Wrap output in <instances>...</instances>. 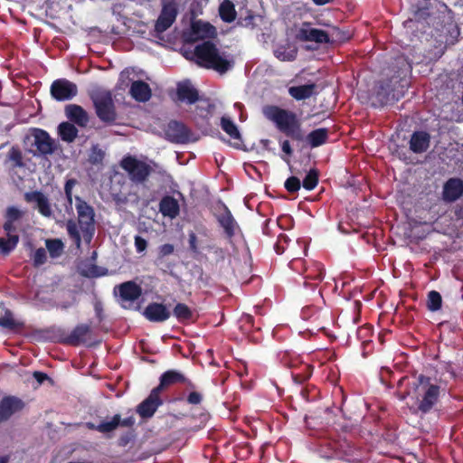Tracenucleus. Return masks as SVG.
<instances>
[{
  "mask_svg": "<svg viewBox=\"0 0 463 463\" xmlns=\"http://www.w3.org/2000/svg\"><path fill=\"white\" fill-rule=\"evenodd\" d=\"M263 113L281 133L293 141H306L310 147L314 148L326 144L328 140L329 131L324 128L312 130L305 137L300 119L291 110L270 105L264 108Z\"/></svg>",
  "mask_w": 463,
  "mask_h": 463,
  "instance_id": "f257e3e1",
  "label": "nucleus"
},
{
  "mask_svg": "<svg viewBox=\"0 0 463 463\" xmlns=\"http://www.w3.org/2000/svg\"><path fill=\"white\" fill-rule=\"evenodd\" d=\"M411 389L412 399L415 400L414 404L410 406L412 414L430 412L439 402L441 391L444 390L436 379L424 374L415 377L411 383Z\"/></svg>",
  "mask_w": 463,
  "mask_h": 463,
  "instance_id": "f03ea898",
  "label": "nucleus"
},
{
  "mask_svg": "<svg viewBox=\"0 0 463 463\" xmlns=\"http://www.w3.org/2000/svg\"><path fill=\"white\" fill-rule=\"evenodd\" d=\"M194 54L199 66L213 70L220 74L226 73L233 65L234 61L230 54L221 52L211 41H204L194 47Z\"/></svg>",
  "mask_w": 463,
  "mask_h": 463,
  "instance_id": "7ed1b4c3",
  "label": "nucleus"
},
{
  "mask_svg": "<svg viewBox=\"0 0 463 463\" xmlns=\"http://www.w3.org/2000/svg\"><path fill=\"white\" fill-rule=\"evenodd\" d=\"M404 89L405 85L397 77L378 81L371 96L372 106L382 108L399 100L404 95Z\"/></svg>",
  "mask_w": 463,
  "mask_h": 463,
  "instance_id": "20e7f679",
  "label": "nucleus"
},
{
  "mask_svg": "<svg viewBox=\"0 0 463 463\" xmlns=\"http://www.w3.org/2000/svg\"><path fill=\"white\" fill-rule=\"evenodd\" d=\"M89 96L92 101L98 118L108 126L116 124L118 113L112 92L105 89L98 88L92 90L89 93Z\"/></svg>",
  "mask_w": 463,
  "mask_h": 463,
  "instance_id": "39448f33",
  "label": "nucleus"
},
{
  "mask_svg": "<svg viewBox=\"0 0 463 463\" xmlns=\"http://www.w3.org/2000/svg\"><path fill=\"white\" fill-rule=\"evenodd\" d=\"M278 359L285 367L291 369L299 368V372H292V378L297 383H303L307 381L313 373V367L301 361L298 354L291 350H279L277 354Z\"/></svg>",
  "mask_w": 463,
  "mask_h": 463,
  "instance_id": "423d86ee",
  "label": "nucleus"
},
{
  "mask_svg": "<svg viewBox=\"0 0 463 463\" xmlns=\"http://www.w3.org/2000/svg\"><path fill=\"white\" fill-rule=\"evenodd\" d=\"M119 165L128 173L131 182L137 184L146 182L153 171L152 167L147 163L138 160L133 156H124Z\"/></svg>",
  "mask_w": 463,
  "mask_h": 463,
  "instance_id": "0eeeda50",
  "label": "nucleus"
},
{
  "mask_svg": "<svg viewBox=\"0 0 463 463\" xmlns=\"http://www.w3.org/2000/svg\"><path fill=\"white\" fill-rule=\"evenodd\" d=\"M78 220L84 240L90 242L95 232V213L92 206L80 196L75 197Z\"/></svg>",
  "mask_w": 463,
  "mask_h": 463,
  "instance_id": "6e6552de",
  "label": "nucleus"
},
{
  "mask_svg": "<svg viewBox=\"0 0 463 463\" xmlns=\"http://www.w3.org/2000/svg\"><path fill=\"white\" fill-rule=\"evenodd\" d=\"M318 453L324 458H343L349 454V445L346 440L325 439L318 446Z\"/></svg>",
  "mask_w": 463,
  "mask_h": 463,
  "instance_id": "1a4fd4ad",
  "label": "nucleus"
},
{
  "mask_svg": "<svg viewBox=\"0 0 463 463\" xmlns=\"http://www.w3.org/2000/svg\"><path fill=\"white\" fill-rule=\"evenodd\" d=\"M176 384H184L190 390L196 388L195 384L181 371L170 369L160 375L159 384L155 389L161 393L163 391Z\"/></svg>",
  "mask_w": 463,
  "mask_h": 463,
  "instance_id": "9d476101",
  "label": "nucleus"
},
{
  "mask_svg": "<svg viewBox=\"0 0 463 463\" xmlns=\"http://www.w3.org/2000/svg\"><path fill=\"white\" fill-rule=\"evenodd\" d=\"M50 93L57 101L71 100L78 94V87L67 79H57L51 84Z\"/></svg>",
  "mask_w": 463,
  "mask_h": 463,
  "instance_id": "9b49d317",
  "label": "nucleus"
},
{
  "mask_svg": "<svg viewBox=\"0 0 463 463\" xmlns=\"http://www.w3.org/2000/svg\"><path fill=\"white\" fill-rule=\"evenodd\" d=\"M165 138L175 144H186L191 141L192 131L183 122L170 120L164 128Z\"/></svg>",
  "mask_w": 463,
  "mask_h": 463,
  "instance_id": "f8f14e48",
  "label": "nucleus"
},
{
  "mask_svg": "<svg viewBox=\"0 0 463 463\" xmlns=\"http://www.w3.org/2000/svg\"><path fill=\"white\" fill-rule=\"evenodd\" d=\"M178 14L177 5L171 0L163 4L160 14L155 24V32L162 33L172 26Z\"/></svg>",
  "mask_w": 463,
  "mask_h": 463,
  "instance_id": "ddd939ff",
  "label": "nucleus"
},
{
  "mask_svg": "<svg viewBox=\"0 0 463 463\" xmlns=\"http://www.w3.org/2000/svg\"><path fill=\"white\" fill-rule=\"evenodd\" d=\"M92 334L91 326L88 324H79L72 331L65 335L61 342L71 346H79L80 345H91L89 343Z\"/></svg>",
  "mask_w": 463,
  "mask_h": 463,
  "instance_id": "4468645a",
  "label": "nucleus"
},
{
  "mask_svg": "<svg viewBox=\"0 0 463 463\" xmlns=\"http://www.w3.org/2000/svg\"><path fill=\"white\" fill-rule=\"evenodd\" d=\"M162 404L160 393L153 388L149 395L137 406L136 411L142 419H150Z\"/></svg>",
  "mask_w": 463,
  "mask_h": 463,
  "instance_id": "2eb2a0df",
  "label": "nucleus"
},
{
  "mask_svg": "<svg viewBox=\"0 0 463 463\" xmlns=\"http://www.w3.org/2000/svg\"><path fill=\"white\" fill-rule=\"evenodd\" d=\"M25 407L24 402L14 395L5 396L0 401V423L7 421L14 413Z\"/></svg>",
  "mask_w": 463,
  "mask_h": 463,
  "instance_id": "dca6fc26",
  "label": "nucleus"
},
{
  "mask_svg": "<svg viewBox=\"0 0 463 463\" xmlns=\"http://www.w3.org/2000/svg\"><path fill=\"white\" fill-rule=\"evenodd\" d=\"M114 293L118 294L122 303H133L142 295V288L135 281L129 280L117 285Z\"/></svg>",
  "mask_w": 463,
  "mask_h": 463,
  "instance_id": "f3484780",
  "label": "nucleus"
},
{
  "mask_svg": "<svg viewBox=\"0 0 463 463\" xmlns=\"http://www.w3.org/2000/svg\"><path fill=\"white\" fill-rule=\"evenodd\" d=\"M33 146L39 154L43 156L52 155L56 149L54 140L50 137L49 133L41 128H34L33 132Z\"/></svg>",
  "mask_w": 463,
  "mask_h": 463,
  "instance_id": "a211bd4d",
  "label": "nucleus"
},
{
  "mask_svg": "<svg viewBox=\"0 0 463 463\" xmlns=\"http://www.w3.org/2000/svg\"><path fill=\"white\" fill-rule=\"evenodd\" d=\"M143 316L150 322L162 323L171 317V312L163 303L152 302L146 307Z\"/></svg>",
  "mask_w": 463,
  "mask_h": 463,
  "instance_id": "6ab92c4d",
  "label": "nucleus"
},
{
  "mask_svg": "<svg viewBox=\"0 0 463 463\" xmlns=\"http://www.w3.org/2000/svg\"><path fill=\"white\" fill-rule=\"evenodd\" d=\"M463 195V180L458 177L448 179L442 189V199L447 203L456 202Z\"/></svg>",
  "mask_w": 463,
  "mask_h": 463,
  "instance_id": "aec40b11",
  "label": "nucleus"
},
{
  "mask_svg": "<svg viewBox=\"0 0 463 463\" xmlns=\"http://www.w3.org/2000/svg\"><path fill=\"white\" fill-rule=\"evenodd\" d=\"M216 219L223 229L226 239L232 243V240L235 236L236 231L240 230V227L226 205L223 206V213L218 214Z\"/></svg>",
  "mask_w": 463,
  "mask_h": 463,
  "instance_id": "412c9836",
  "label": "nucleus"
},
{
  "mask_svg": "<svg viewBox=\"0 0 463 463\" xmlns=\"http://www.w3.org/2000/svg\"><path fill=\"white\" fill-rule=\"evenodd\" d=\"M309 23H304L299 29V38L307 42H315L317 43H328L330 37L328 33L321 29L311 28Z\"/></svg>",
  "mask_w": 463,
  "mask_h": 463,
  "instance_id": "4be33fe9",
  "label": "nucleus"
},
{
  "mask_svg": "<svg viewBox=\"0 0 463 463\" xmlns=\"http://www.w3.org/2000/svg\"><path fill=\"white\" fill-rule=\"evenodd\" d=\"M27 203H35L38 212L44 217H51L52 210L49 199L41 191L27 192L24 194Z\"/></svg>",
  "mask_w": 463,
  "mask_h": 463,
  "instance_id": "5701e85b",
  "label": "nucleus"
},
{
  "mask_svg": "<svg viewBox=\"0 0 463 463\" xmlns=\"http://www.w3.org/2000/svg\"><path fill=\"white\" fill-rule=\"evenodd\" d=\"M176 96L178 101L187 104H194L199 99L198 90L188 80L177 84Z\"/></svg>",
  "mask_w": 463,
  "mask_h": 463,
  "instance_id": "b1692460",
  "label": "nucleus"
},
{
  "mask_svg": "<svg viewBox=\"0 0 463 463\" xmlns=\"http://www.w3.org/2000/svg\"><path fill=\"white\" fill-rule=\"evenodd\" d=\"M65 114L71 122L81 128L86 127L90 121L88 112L77 104L67 105L65 107Z\"/></svg>",
  "mask_w": 463,
  "mask_h": 463,
  "instance_id": "393cba45",
  "label": "nucleus"
},
{
  "mask_svg": "<svg viewBox=\"0 0 463 463\" xmlns=\"http://www.w3.org/2000/svg\"><path fill=\"white\" fill-rule=\"evenodd\" d=\"M324 269L320 263H315L313 267L305 269L304 271V286H309L311 289H315L318 283L324 279Z\"/></svg>",
  "mask_w": 463,
  "mask_h": 463,
  "instance_id": "a878e982",
  "label": "nucleus"
},
{
  "mask_svg": "<svg viewBox=\"0 0 463 463\" xmlns=\"http://www.w3.org/2000/svg\"><path fill=\"white\" fill-rule=\"evenodd\" d=\"M430 136L425 131H415L410 139V149L416 154L426 152L430 146Z\"/></svg>",
  "mask_w": 463,
  "mask_h": 463,
  "instance_id": "bb28decb",
  "label": "nucleus"
},
{
  "mask_svg": "<svg viewBox=\"0 0 463 463\" xmlns=\"http://www.w3.org/2000/svg\"><path fill=\"white\" fill-rule=\"evenodd\" d=\"M159 212L163 216L175 218L180 213L178 201L171 195H165L159 203Z\"/></svg>",
  "mask_w": 463,
  "mask_h": 463,
  "instance_id": "cd10ccee",
  "label": "nucleus"
},
{
  "mask_svg": "<svg viewBox=\"0 0 463 463\" xmlns=\"http://www.w3.org/2000/svg\"><path fill=\"white\" fill-rule=\"evenodd\" d=\"M129 93L135 100L139 102L149 100L152 95L149 85L143 80L133 81Z\"/></svg>",
  "mask_w": 463,
  "mask_h": 463,
  "instance_id": "c85d7f7f",
  "label": "nucleus"
},
{
  "mask_svg": "<svg viewBox=\"0 0 463 463\" xmlns=\"http://www.w3.org/2000/svg\"><path fill=\"white\" fill-rule=\"evenodd\" d=\"M192 33L197 39L211 38L216 34V29L209 23L195 21L191 26Z\"/></svg>",
  "mask_w": 463,
  "mask_h": 463,
  "instance_id": "c756f323",
  "label": "nucleus"
},
{
  "mask_svg": "<svg viewBox=\"0 0 463 463\" xmlns=\"http://www.w3.org/2000/svg\"><path fill=\"white\" fill-rule=\"evenodd\" d=\"M315 89L316 85L314 83L293 86L288 89V93L295 99L303 100L310 98L313 95Z\"/></svg>",
  "mask_w": 463,
  "mask_h": 463,
  "instance_id": "7c9ffc66",
  "label": "nucleus"
},
{
  "mask_svg": "<svg viewBox=\"0 0 463 463\" xmlns=\"http://www.w3.org/2000/svg\"><path fill=\"white\" fill-rule=\"evenodd\" d=\"M221 19L225 23H232L236 19V10L233 3L230 0H224L219 7Z\"/></svg>",
  "mask_w": 463,
  "mask_h": 463,
  "instance_id": "2f4dec72",
  "label": "nucleus"
},
{
  "mask_svg": "<svg viewBox=\"0 0 463 463\" xmlns=\"http://www.w3.org/2000/svg\"><path fill=\"white\" fill-rule=\"evenodd\" d=\"M61 138L68 143L75 140L78 135L77 128L70 122H62L58 128Z\"/></svg>",
  "mask_w": 463,
  "mask_h": 463,
  "instance_id": "473e14b6",
  "label": "nucleus"
},
{
  "mask_svg": "<svg viewBox=\"0 0 463 463\" xmlns=\"http://www.w3.org/2000/svg\"><path fill=\"white\" fill-rule=\"evenodd\" d=\"M88 425L90 429L96 430L101 433L113 431L119 426V414H115L111 420L102 421L97 426H95L93 423H89Z\"/></svg>",
  "mask_w": 463,
  "mask_h": 463,
  "instance_id": "72a5a7b5",
  "label": "nucleus"
},
{
  "mask_svg": "<svg viewBox=\"0 0 463 463\" xmlns=\"http://www.w3.org/2000/svg\"><path fill=\"white\" fill-rule=\"evenodd\" d=\"M0 326L15 331L24 328V322L17 321L13 317L10 311H6L4 317H0Z\"/></svg>",
  "mask_w": 463,
  "mask_h": 463,
  "instance_id": "f704fd0d",
  "label": "nucleus"
},
{
  "mask_svg": "<svg viewBox=\"0 0 463 463\" xmlns=\"http://www.w3.org/2000/svg\"><path fill=\"white\" fill-rule=\"evenodd\" d=\"M19 236L17 234H9L7 238H0V252L3 255H8L18 244Z\"/></svg>",
  "mask_w": 463,
  "mask_h": 463,
  "instance_id": "c9c22d12",
  "label": "nucleus"
},
{
  "mask_svg": "<svg viewBox=\"0 0 463 463\" xmlns=\"http://www.w3.org/2000/svg\"><path fill=\"white\" fill-rule=\"evenodd\" d=\"M173 315L179 322L189 321L193 317L191 308L184 303H177L173 309Z\"/></svg>",
  "mask_w": 463,
  "mask_h": 463,
  "instance_id": "e433bc0d",
  "label": "nucleus"
},
{
  "mask_svg": "<svg viewBox=\"0 0 463 463\" xmlns=\"http://www.w3.org/2000/svg\"><path fill=\"white\" fill-rule=\"evenodd\" d=\"M221 127H222V130L226 134H228L232 139L241 140V134L238 130L237 126L229 118L222 117Z\"/></svg>",
  "mask_w": 463,
  "mask_h": 463,
  "instance_id": "4c0bfd02",
  "label": "nucleus"
},
{
  "mask_svg": "<svg viewBox=\"0 0 463 463\" xmlns=\"http://www.w3.org/2000/svg\"><path fill=\"white\" fill-rule=\"evenodd\" d=\"M66 229L69 237L73 241L75 246L80 249L81 246V237L76 222L69 219L66 222Z\"/></svg>",
  "mask_w": 463,
  "mask_h": 463,
  "instance_id": "58836bf2",
  "label": "nucleus"
},
{
  "mask_svg": "<svg viewBox=\"0 0 463 463\" xmlns=\"http://www.w3.org/2000/svg\"><path fill=\"white\" fill-rule=\"evenodd\" d=\"M319 180V172L317 168H311L305 176L302 185L307 191L314 190Z\"/></svg>",
  "mask_w": 463,
  "mask_h": 463,
  "instance_id": "ea45409f",
  "label": "nucleus"
},
{
  "mask_svg": "<svg viewBox=\"0 0 463 463\" xmlns=\"http://www.w3.org/2000/svg\"><path fill=\"white\" fill-rule=\"evenodd\" d=\"M46 248L52 258L59 257L63 250V242L60 239H48L45 241Z\"/></svg>",
  "mask_w": 463,
  "mask_h": 463,
  "instance_id": "a19ab883",
  "label": "nucleus"
},
{
  "mask_svg": "<svg viewBox=\"0 0 463 463\" xmlns=\"http://www.w3.org/2000/svg\"><path fill=\"white\" fill-rule=\"evenodd\" d=\"M442 305V298L441 295L436 291L431 290L428 294V301H427V307L430 311H437L440 309Z\"/></svg>",
  "mask_w": 463,
  "mask_h": 463,
  "instance_id": "79ce46f5",
  "label": "nucleus"
},
{
  "mask_svg": "<svg viewBox=\"0 0 463 463\" xmlns=\"http://www.w3.org/2000/svg\"><path fill=\"white\" fill-rule=\"evenodd\" d=\"M274 55L281 61H293L296 60L298 51L296 49L287 51L285 48H278L274 51Z\"/></svg>",
  "mask_w": 463,
  "mask_h": 463,
  "instance_id": "37998d69",
  "label": "nucleus"
},
{
  "mask_svg": "<svg viewBox=\"0 0 463 463\" xmlns=\"http://www.w3.org/2000/svg\"><path fill=\"white\" fill-rule=\"evenodd\" d=\"M7 157L13 162V167H23L24 166L23 161V154L19 147L12 146L8 152Z\"/></svg>",
  "mask_w": 463,
  "mask_h": 463,
  "instance_id": "c03bdc74",
  "label": "nucleus"
},
{
  "mask_svg": "<svg viewBox=\"0 0 463 463\" xmlns=\"http://www.w3.org/2000/svg\"><path fill=\"white\" fill-rule=\"evenodd\" d=\"M284 186L288 193L295 194L300 190L301 182L297 176H290L285 181Z\"/></svg>",
  "mask_w": 463,
  "mask_h": 463,
  "instance_id": "a18cd8bd",
  "label": "nucleus"
},
{
  "mask_svg": "<svg viewBox=\"0 0 463 463\" xmlns=\"http://www.w3.org/2000/svg\"><path fill=\"white\" fill-rule=\"evenodd\" d=\"M76 184H77V180L71 178V179H68L64 185V193H65L66 199H67V202L70 206L72 205V189Z\"/></svg>",
  "mask_w": 463,
  "mask_h": 463,
  "instance_id": "49530a36",
  "label": "nucleus"
},
{
  "mask_svg": "<svg viewBox=\"0 0 463 463\" xmlns=\"http://www.w3.org/2000/svg\"><path fill=\"white\" fill-rule=\"evenodd\" d=\"M47 260L46 250L43 248H39L33 254V265L35 267L44 264Z\"/></svg>",
  "mask_w": 463,
  "mask_h": 463,
  "instance_id": "de8ad7c7",
  "label": "nucleus"
},
{
  "mask_svg": "<svg viewBox=\"0 0 463 463\" xmlns=\"http://www.w3.org/2000/svg\"><path fill=\"white\" fill-rule=\"evenodd\" d=\"M208 249L214 254L217 262H222L226 259L227 251L225 249L216 245H210Z\"/></svg>",
  "mask_w": 463,
  "mask_h": 463,
  "instance_id": "09e8293b",
  "label": "nucleus"
},
{
  "mask_svg": "<svg viewBox=\"0 0 463 463\" xmlns=\"http://www.w3.org/2000/svg\"><path fill=\"white\" fill-rule=\"evenodd\" d=\"M290 240L288 239V237L284 234V233H280L279 236H278V240H277V242L275 243L274 245V250L275 251L278 253V254H282L284 253L285 251V247L283 244H287Z\"/></svg>",
  "mask_w": 463,
  "mask_h": 463,
  "instance_id": "8fccbe9b",
  "label": "nucleus"
},
{
  "mask_svg": "<svg viewBox=\"0 0 463 463\" xmlns=\"http://www.w3.org/2000/svg\"><path fill=\"white\" fill-rule=\"evenodd\" d=\"M22 215L23 213L19 209H17L14 206H10L6 210L5 217L7 221L14 222L15 221L19 220L22 217Z\"/></svg>",
  "mask_w": 463,
  "mask_h": 463,
  "instance_id": "3c124183",
  "label": "nucleus"
},
{
  "mask_svg": "<svg viewBox=\"0 0 463 463\" xmlns=\"http://www.w3.org/2000/svg\"><path fill=\"white\" fill-rule=\"evenodd\" d=\"M175 251V247L173 244L165 243L159 247L158 249V258H164L165 256L173 254Z\"/></svg>",
  "mask_w": 463,
  "mask_h": 463,
  "instance_id": "603ef678",
  "label": "nucleus"
},
{
  "mask_svg": "<svg viewBox=\"0 0 463 463\" xmlns=\"http://www.w3.org/2000/svg\"><path fill=\"white\" fill-rule=\"evenodd\" d=\"M186 402L192 405H198L203 402V395L199 392H191L186 398Z\"/></svg>",
  "mask_w": 463,
  "mask_h": 463,
  "instance_id": "864d4df0",
  "label": "nucleus"
},
{
  "mask_svg": "<svg viewBox=\"0 0 463 463\" xmlns=\"http://www.w3.org/2000/svg\"><path fill=\"white\" fill-rule=\"evenodd\" d=\"M135 247L138 253H142L147 248V241L143 237L137 235L135 236Z\"/></svg>",
  "mask_w": 463,
  "mask_h": 463,
  "instance_id": "5fc2aeb1",
  "label": "nucleus"
},
{
  "mask_svg": "<svg viewBox=\"0 0 463 463\" xmlns=\"http://www.w3.org/2000/svg\"><path fill=\"white\" fill-rule=\"evenodd\" d=\"M103 157H104V153L100 149H97L96 147H94L93 153L90 156V160L91 163L96 164V163L101 162Z\"/></svg>",
  "mask_w": 463,
  "mask_h": 463,
  "instance_id": "6e6d98bb",
  "label": "nucleus"
},
{
  "mask_svg": "<svg viewBox=\"0 0 463 463\" xmlns=\"http://www.w3.org/2000/svg\"><path fill=\"white\" fill-rule=\"evenodd\" d=\"M135 424V418L133 416L127 417L125 419H121L119 416V426L131 428Z\"/></svg>",
  "mask_w": 463,
  "mask_h": 463,
  "instance_id": "4d7b16f0",
  "label": "nucleus"
},
{
  "mask_svg": "<svg viewBox=\"0 0 463 463\" xmlns=\"http://www.w3.org/2000/svg\"><path fill=\"white\" fill-rule=\"evenodd\" d=\"M33 378L39 383H44V381H46L47 379H49L48 375L45 373H43V372H39V371H35L33 373Z\"/></svg>",
  "mask_w": 463,
  "mask_h": 463,
  "instance_id": "13d9d810",
  "label": "nucleus"
},
{
  "mask_svg": "<svg viewBox=\"0 0 463 463\" xmlns=\"http://www.w3.org/2000/svg\"><path fill=\"white\" fill-rule=\"evenodd\" d=\"M4 230L6 232L7 236H9V234H13V232H15L14 222L6 220L4 224Z\"/></svg>",
  "mask_w": 463,
  "mask_h": 463,
  "instance_id": "bf43d9fd",
  "label": "nucleus"
},
{
  "mask_svg": "<svg viewBox=\"0 0 463 463\" xmlns=\"http://www.w3.org/2000/svg\"><path fill=\"white\" fill-rule=\"evenodd\" d=\"M133 435L130 433H127L125 435H122L118 439V444L120 446H127L130 440L132 439Z\"/></svg>",
  "mask_w": 463,
  "mask_h": 463,
  "instance_id": "052dcab7",
  "label": "nucleus"
},
{
  "mask_svg": "<svg viewBox=\"0 0 463 463\" xmlns=\"http://www.w3.org/2000/svg\"><path fill=\"white\" fill-rule=\"evenodd\" d=\"M281 149L282 151L287 154L288 156H291L293 153V150L291 148L290 143L288 140H284L281 144Z\"/></svg>",
  "mask_w": 463,
  "mask_h": 463,
  "instance_id": "680f3d73",
  "label": "nucleus"
},
{
  "mask_svg": "<svg viewBox=\"0 0 463 463\" xmlns=\"http://www.w3.org/2000/svg\"><path fill=\"white\" fill-rule=\"evenodd\" d=\"M455 217L458 221H463V203L457 204L454 210Z\"/></svg>",
  "mask_w": 463,
  "mask_h": 463,
  "instance_id": "e2e57ef3",
  "label": "nucleus"
},
{
  "mask_svg": "<svg viewBox=\"0 0 463 463\" xmlns=\"http://www.w3.org/2000/svg\"><path fill=\"white\" fill-rule=\"evenodd\" d=\"M371 332V327L369 326H362V327H359L358 330H357V335L359 337H367V335L370 334Z\"/></svg>",
  "mask_w": 463,
  "mask_h": 463,
  "instance_id": "0e129e2a",
  "label": "nucleus"
},
{
  "mask_svg": "<svg viewBox=\"0 0 463 463\" xmlns=\"http://www.w3.org/2000/svg\"><path fill=\"white\" fill-rule=\"evenodd\" d=\"M196 240H197V238L194 233H191L189 235V246H190L191 250H193V251L197 250Z\"/></svg>",
  "mask_w": 463,
  "mask_h": 463,
  "instance_id": "69168bd1",
  "label": "nucleus"
},
{
  "mask_svg": "<svg viewBox=\"0 0 463 463\" xmlns=\"http://www.w3.org/2000/svg\"><path fill=\"white\" fill-rule=\"evenodd\" d=\"M397 397L401 401H404L407 397L411 396L412 398V389L406 391L404 392H397Z\"/></svg>",
  "mask_w": 463,
  "mask_h": 463,
  "instance_id": "338daca9",
  "label": "nucleus"
},
{
  "mask_svg": "<svg viewBox=\"0 0 463 463\" xmlns=\"http://www.w3.org/2000/svg\"><path fill=\"white\" fill-rule=\"evenodd\" d=\"M316 5H325L331 3L333 0H312Z\"/></svg>",
  "mask_w": 463,
  "mask_h": 463,
  "instance_id": "774afa93",
  "label": "nucleus"
}]
</instances>
